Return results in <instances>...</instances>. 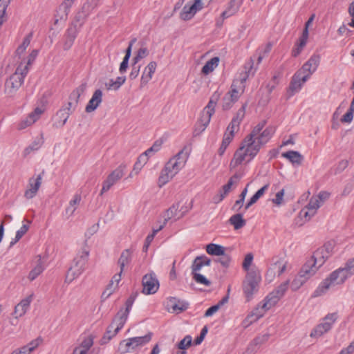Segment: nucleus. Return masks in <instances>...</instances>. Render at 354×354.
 Wrapping results in <instances>:
<instances>
[{
    "instance_id": "obj_1",
    "label": "nucleus",
    "mask_w": 354,
    "mask_h": 354,
    "mask_svg": "<svg viewBox=\"0 0 354 354\" xmlns=\"http://www.w3.org/2000/svg\"><path fill=\"white\" fill-rule=\"evenodd\" d=\"M188 154L184 152V149L180 151L176 156L170 158L165 164L158 178V186L160 187L167 183L179 171L185 166Z\"/></svg>"
},
{
    "instance_id": "obj_2",
    "label": "nucleus",
    "mask_w": 354,
    "mask_h": 354,
    "mask_svg": "<svg viewBox=\"0 0 354 354\" xmlns=\"http://www.w3.org/2000/svg\"><path fill=\"white\" fill-rule=\"evenodd\" d=\"M28 71L29 68L28 66H23V64L21 63L17 68L15 72L6 80L4 84L5 94L8 97H13L24 84V79Z\"/></svg>"
},
{
    "instance_id": "obj_3",
    "label": "nucleus",
    "mask_w": 354,
    "mask_h": 354,
    "mask_svg": "<svg viewBox=\"0 0 354 354\" xmlns=\"http://www.w3.org/2000/svg\"><path fill=\"white\" fill-rule=\"evenodd\" d=\"M254 61L251 58L250 62L245 65V72L241 73L239 79H235L232 82L230 91L227 93L236 101L243 94L245 89V82L250 74L254 75L256 68H254Z\"/></svg>"
},
{
    "instance_id": "obj_4",
    "label": "nucleus",
    "mask_w": 354,
    "mask_h": 354,
    "mask_svg": "<svg viewBox=\"0 0 354 354\" xmlns=\"http://www.w3.org/2000/svg\"><path fill=\"white\" fill-rule=\"evenodd\" d=\"M258 153V148L252 147V142H245V138L242 141L239 148L235 151L234 157L230 162V169H234L240 165L247 157L249 159L247 162H250Z\"/></svg>"
},
{
    "instance_id": "obj_5",
    "label": "nucleus",
    "mask_w": 354,
    "mask_h": 354,
    "mask_svg": "<svg viewBox=\"0 0 354 354\" xmlns=\"http://www.w3.org/2000/svg\"><path fill=\"white\" fill-rule=\"evenodd\" d=\"M89 251L84 249L73 259L71 266L69 268L66 276V281L71 283L74 279L80 276L85 270V266L88 261Z\"/></svg>"
},
{
    "instance_id": "obj_6",
    "label": "nucleus",
    "mask_w": 354,
    "mask_h": 354,
    "mask_svg": "<svg viewBox=\"0 0 354 354\" xmlns=\"http://www.w3.org/2000/svg\"><path fill=\"white\" fill-rule=\"evenodd\" d=\"M86 88V83L84 82L81 84L77 88L73 90L70 94L69 99L71 101L68 102L67 106L65 108L61 109L57 113V115L59 116L61 118H63L61 126H64L66 124L70 114L77 105L79 99L81 95L84 93Z\"/></svg>"
},
{
    "instance_id": "obj_7",
    "label": "nucleus",
    "mask_w": 354,
    "mask_h": 354,
    "mask_svg": "<svg viewBox=\"0 0 354 354\" xmlns=\"http://www.w3.org/2000/svg\"><path fill=\"white\" fill-rule=\"evenodd\" d=\"M346 281V276L340 272L338 269L332 272L329 276L326 278L313 294V297H319L327 292L331 285H341Z\"/></svg>"
},
{
    "instance_id": "obj_8",
    "label": "nucleus",
    "mask_w": 354,
    "mask_h": 354,
    "mask_svg": "<svg viewBox=\"0 0 354 354\" xmlns=\"http://www.w3.org/2000/svg\"><path fill=\"white\" fill-rule=\"evenodd\" d=\"M261 276L255 270L248 272L245 279L243 282V290L248 301L252 298L254 293L258 291Z\"/></svg>"
},
{
    "instance_id": "obj_9",
    "label": "nucleus",
    "mask_w": 354,
    "mask_h": 354,
    "mask_svg": "<svg viewBox=\"0 0 354 354\" xmlns=\"http://www.w3.org/2000/svg\"><path fill=\"white\" fill-rule=\"evenodd\" d=\"M152 333H148L147 335L141 337H135L129 338L120 342L118 350L121 353H126L136 349L138 346H142L149 342L151 339Z\"/></svg>"
},
{
    "instance_id": "obj_10",
    "label": "nucleus",
    "mask_w": 354,
    "mask_h": 354,
    "mask_svg": "<svg viewBox=\"0 0 354 354\" xmlns=\"http://www.w3.org/2000/svg\"><path fill=\"white\" fill-rule=\"evenodd\" d=\"M337 318L338 315L337 313L327 314L322 319V322L312 330L310 336L311 337L317 338L328 333L332 328L333 325L337 321Z\"/></svg>"
},
{
    "instance_id": "obj_11",
    "label": "nucleus",
    "mask_w": 354,
    "mask_h": 354,
    "mask_svg": "<svg viewBox=\"0 0 354 354\" xmlns=\"http://www.w3.org/2000/svg\"><path fill=\"white\" fill-rule=\"evenodd\" d=\"M133 302L134 297L130 296L125 302V309L123 310V308H121L113 319L111 324L113 326L115 324L116 325V327L115 328V333H118L123 328L127 320Z\"/></svg>"
},
{
    "instance_id": "obj_12",
    "label": "nucleus",
    "mask_w": 354,
    "mask_h": 354,
    "mask_svg": "<svg viewBox=\"0 0 354 354\" xmlns=\"http://www.w3.org/2000/svg\"><path fill=\"white\" fill-rule=\"evenodd\" d=\"M126 165H120L114 169L103 181L102 187L100 195L108 192L113 185L119 181L124 175Z\"/></svg>"
},
{
    "instance_id": "obj_13",
    "label": "nucleus",
    "mask_w": 354,
    "mask_h": 354,
    "mask_svg": "<svg viewBox=\"0 0 354 354\" xmlns=\"http://www.w3.org/2000/svg\"><path fill=\"white\" fill-rule=\"evenodd\" d=\"M333 244L328 242L315 250L310 259L320 268L333 254Z\"/></svg>"
},
{
    "instance_id": "obj_14",
    "label": "nucleus",
    "mask_w": 354,
    "mask_h": 354,
    "mask_svg": "<svg viewBox=\"0 0 354 354\" xmlns=\"http://www.w3.org/2000/svg\"><path fill=\"white\" fill-rule=\"evenodd\" d=\"M321 60L319 54H313L309 59L298 70L303 75V82H306L310 76L316 71Z\"/></svg>"
},
{
    "instance_id": "obj_15",
    "label": "nucleus",
    "mask_w": 354,
    "mask_h": 354,
    "mask_svg": "<svg viewBox=\"0 0 354 354\" xmlns=\"http://www.w3.org/2000/svg\"><path fill=\"white\" fill-rule=\"evenodd\" d=\"M142 292L145 295L156 293L159 288V281L153 272L146 274L142 277Z\"/></svg>"
},
{
    "instance_id": "obj_16",
    "label": "nucleus",
    "mask_w": 354,
    "mask_h": 354,
    "mask_svg": "<svg viewBox=\"0 0 354 354\" xmlns=\"http://www.w3.org/2000/svg\"><path fill=\"white\" fill-rule=\"evenodd\" d=\"M274 131V127L270 126L268 127L260 132L259 134H257L252 140L249 141V142H252V147L254 146L256 148H258L259 152L261 147L270 140Z\"/></svg>"
},
{
    "instance_id": "obj_17",
    "label": "nucleus",
    "mask_w": 354,
    "mask_h": 354,
    "mask_svg": "<svg viewBox=\"0 0 354 354\" xmlns=\"http://www.w3.org/2000/svg\"><path fill=\"white\" fill-rule=\"evenodd\" d=\"M203 8L201 0H194V3L189 6L185 5L180 14V17L184 21L190 20L194 17L196 13Z\"/></svg>"
},
{
    "instance_id": "obj_18",
    "label": "nucleus",
    "mask_w": 354,
    "mask_h": 354,
    "mask_svg": "<svg viewBox=\"0 0 354 354\" xmlns=\"http://www.w3.org/2000/svg\"><path fill=\"white\" fill-rule=\"evenodd\" d=\"M78 32L79 28H77V25H76L74 22H72L69 27L67 28L64 36V41L63 48L64 50H68L72 47Z\"/></svg>"
},
{
    "instance_id": "obj_19",
    "label": "nucleus",
    "mask_w": 354,
    "mask_h": 354,
    "mask_svg": "<svg viewBox=\"0 0 354 354\" xmlns=\"http://www.w3.org/2000/svg\"><path fill=\"white\" fill-rule=\"evenodd\" d=\"M189 304L176 297H169L167 301V309L172 313H180L188 308Z\"/></svg>"
},
{
    "instance_id": "obj_20",
    "label": "nucleus",
    "mask_w": 354,
    "mask_h": 354,
    "mask_svg": "<svg viewBox=\"0 0 354 354\" xmlns=\"http://www.w3.org/2000/svg\"><path fill=\"white\" fill-rule=\"evenodd\" d=\"M319 268V266L310 259L302 266L298 274L300 276L302 275V277L307 281L316 273Z\"/></svg>"
},
{
    "instance_id": "obj_21",
    "label": "nucleus",
    "mask_w": 354,
    "mask_h": 354,
    "mask_svg": "<svg viewBox=\"0 0 354 354\" xmlns=\"http://www.w3.org/2000/svg\"><path fill=\"white\" fill-rule=\"evenodd\" d=\"M41 184V176L38 175L36 178H31L29 179V188L25 192L24 196L27 199H31L35 197Z\"/></svg>"
},
{
    "instance_id": "obj_22",
    "label": "nucleus",
    "mask_w": 354,
    "mask_h": 354,
    "mask_svg": "<svg viewBox=\"0 0 354 354\" xmlns=\"http://www.w3.org/2000/svg\"><path fill=\"white\" fill-rule=\"evenodd\" d=\"M43 112L44 111L41 108L37 107L27 116L26 119L21 121L18 125V129H24L32 125L39 118Z\"/></svg>"
},
{
    "instance_id": "obj_23",
    "label": "nucleus",
    "mask_w": 354,
    "mask_h": 354,
    "mask_svg": "<svg viewBox=\"0 0 354 354\" xmlns=\"http://www.w3.org/2000/svg\"><path fill=\"white\" fill-rule=\"evenodd\" d=\"M75 0H64L62 4L59 6L57 10V15L59 19L55 20V24L58 23L59 20L66 21L68 18V15L70 12L71 8Z\"/></svg>"
},
{
    "instance_id": "obj_24",
    "label": "nucleus",
    "mask_w": 354,
    "mask_h": 354,
    "mask_svg": "<svg viewBox=\"0 0 354 354\" xmlns=\"http://www.w3.org/2000/svg\"><path fill=\"white\" fill-rule=\"evenodd\" d=\"M33 295L28 296L22 299L15 307L12 315L15 318H19L24 315L28 309L30 304L32 300Z\"/></svg>"
},
{
    "instance_id": "obj_25",
    "label": "nucleus",
    "mask_w": 354,
    "mask_h": 354,
    "mask_svg": "<svg viewBox=\"0 0 354 354\" xmlns=\"http://www.w3.org/2000/svg\"><path fill=\"white\" fill-rule=\"evenodd\" d=\"M157 64L156 62H150L145 68L140 80V87H144L151 80L153 73L156 71Z\"/></svg>"
},
{
    "instance_id": "obj_26",
    "label": "nucleus",
    "mask_w": 354,
    "mask_h": 354,
    "mask_svg": "<svg viewBox=\"0 0 354 354\" xmlns=\"http://www.w3.org/2000/svg\"><path fill=\"white\" fill-rule=\"evenodd\" d=\"M102 101V92L100 89H97L94 91L92 97L88 101L86 106L85 111L91 113L95 111Z\"/></svg>"
},
{
    "instance_id": "obj_27",
    "label": "nucleus",
    "mask_w": 354,
    "mask_h": 354,
    "mask_svg": "<svg viewBox=\"0 0 354 354\" xmlns=\"http://www.w3.org/2000/svg\"><path fill=\"white\" fill-rule=\"evenodd\" d=\"M306 82H303V75L298 71L293 75L290 82L289 89L292 91V94L299 91L301 86Z\"/></svg>"
},
{
    "instance_id": "obj_28",
    "label": "nucleus",
    "mask_w": 354,
    "mask_h": 354,
    "mask_svg": "<svg viewBox=\"0 0 354 354\" xmlns=\"http://www.w3.org/2000/svg\"><path fill=\"white\" fill-rule=\"evenodd\" d=\"M281 298L274 291L270 292L263 300L261 308L266 311L273 307L279 301Z\"/></svg>"
},
{
    "instance_id": "obj_29",
    "label": "nucleus",
    "mask_w": 354,
    "mask_h": 354,
    "mask_svg": "<svg viewBox=\"0 0 354 354\" xmlns=\"http://www.w3.org/2000/svg\"><path fill=\"white\" fill-rule=\"evenodd\" d=\"M132 260V252L130 249H126L123 250L120 254V257L118 261V264L120 266L121 272L124 270V267L128 266Z\"/></svg>"
},
{
    "instance_id": "obj_30",
    "label": "nucleus",
    "mask_w": 354,
    "mask_h": 354,
    "mask_svg": "<svg viewBox=\"0 0 354 354\" xmlns=\"http://www.w3.org/2000/svg\"><path fill=\"white\" fill-rule=\"evenodd\" d=\"M282 156L287 158L293 165H301L303 161V156L297 151H288L282 153Z\"/></svg>"
},
{
    "instance_id": "obj_31",
    "label": "nucleus",
    "mask_w": 354,
    "mask_h": 354,
    "mask_svg": "<svg viewBox=\"0 0 354 354\" xmlns=\"http://www.w3.org/2000/svg\"><path fill=\"white\" fill-rule=\"evenodd\" d=\"M320 207V202L319 201V198H316L315 196H313L310 201L308 204L306 206V208L308 209V211L305 212L304 216L306 218L307 217H311L313 216L317 209Z\"/></svg>"
},
{
    "instance_id": "obj_32",
    "label": "nucleus",
    "mask_w": 354,
    "mask_h": 354,
    "mask_svg": "<svg viewBox=\"0 0 354 354\" xmlns=\"http://www.w3.org/2000/svg\"><path fill=\"white\" fill-rule=\"evenodd\" d=\"M233 185L232 178H230L227 183L224 185L219 192V194L214 197V202L218 203L223 201L224 198L229 194Z\"/></svg>"
},
{
    "instance_id": "obj_33",
    "label": "nucleus",
    "mask_w": 354,
    "mask_h": 354,
    "mask_svg": "<svg viewBox=\"0 0 354 354\" xmlns=\"http://www.w3.org/2000/svg\"><path fill=\"white\" fill-rule=\"evenodd\" d=\"M269 185L266 184L261 189H259L248 201L245 205V209H249L253 204L257 202V201L264 194L265 192L268 189Z\"/></svg>"
},
{
    "instance_id": "obj_34",
    "label": "nucleus",
    "mask_w": 354,
    "mask_h": 354,
    "mask_svg": "<svg viewBox=\"0 0 354 354\" xmlns=\"http://www.w3.org/2000/svg\"><path fill=\"white\" fill-rule=\"evenodd\" d=\"M229 222L234 226L235 230H239L246 224L245 220L243 218L242 214H236L232 215L230 218Z\"/></svg>"
},
{
    "instance_id": "obj_35",
    "label": "nucleus",
    "mask_w": 354,
    "mask_h": 354,
    "mask_svg": "<svg viewBox=\"0 0 354 354\" xmlns=\"http://www.w3.org/2000/svg\"><path fill=\"white\" fill-rule=\"evenodd\" d=\"M38 346L36 341H32L26 346L13 351L11 354H30Z\"/></svg>"
},
{
    "instance_id": "obj_36",
    "label": "nucleus",
    "mask_w": 354,
    "mask_h": 354,
    "mask_svg": "<svg viewBox=\"0 0 354 354\" xmlns=\"http://www.w3.org/2000/svg\"><path fill=\"white\" fill-rule=\"evenodd\" d=\"M218 63L219 58L218 57H212L203 66L201 72L205 75L209 74L214 71V69L218 65Z\"/></svg>"
},
{
    "instance_id": "obj_37",
    "label": "nucleus",
    "mask_w": 354,
    "mask_h": 354,
    "mask_svg": "<svg viewBox=\"0 0 354 354\" xmlns=\"http://www.w3.org/2000/svg\"><path fill=\"white\" fill-rule=\"evenodd\" d=\"M43 138H36L28 147L24 151V156L26 157L29 155L32 151L38 150L43 145Z\"/></svg>"
},
{
    "instance_id": "obj_38",
    "label": "nucleus",
    "mask_w": 354,
    "mask_h": 354,
    "mask_svg": "<svg viewBox=\"0 0 354 354\" xmlns=\"http://www.w3.org/2000/svg\"><path fill=\"white\" fill-rule=\"evenodd\" d=\"M180 207V203H176L173 204L167 211L165 214V219L163 221V223L161 225H163V227L167 223L169 220H170L172 217H174L177 215V212L178 210V208Z\"/></svg>"
},
{
    "instance_id": "obj_39",
    "label": "nucleus",
    "mask_w": 354,
    "mask_h": 354,
    "mask_svg": "<svg viewBox=\"0 0 354 354\" xmlns=\"http://www.w3.org/2000/svg\"><path fill=\"white\" fill-rule=\"evenodd\" d=\"M220 97L221 93H219L218 91H215L210 97V100L207 105L203 109L205 111H208L209 112H211L212 113L214 114L215 112V106Z\"/></svg>"
},
{
    "instance_id": "obj_40",
    "label": "nucleus",
    "mask_w": 354,
    "mask_h": 354,
    "mask_svg": "<svg viewBox=\"0 0 354 354\" xmlns=\"http://www.w3.org/2000/svg\"><path fill=\"white\" fill-rule=\"evenodd\" d=\"M266 124V120H263V121L259 122L253 128V129L252 130L251 133L245 138V142H249V141L252 140V139L255 138V136H257V134H259L260 132L263 131V129L264 128Z\"/></svg>"
},
{
    "instance_id": "obj_41",
    "label": "nucleus",
    "mask_w": 354,
    "mask_h": 354,
    "mask_svg": "<svg viewBox=\"0 0 354 354\" xmlns=\"http://www.w3.org/2000/svg\"><path fill=\"white\" fill-rule=\"evenodd\" d=\"M206 251L209 254L220 256L223 254L225 248L220 245L209 243L206 246Z\"/></svg>"
},
{
    "instance_id": "obj_42",
    "label": "nucleus",
    "mask_w": 354,
    "mask_h": 354,
    "mask_svg": "<svg viewBox=\"0 0 354 354\" xmlns=\"http://www.w3.org/2000/svg\"><path fill=\"white\" fill-rule=\"evenodd\" d=\"M43 271L44 266L42 265L41 259H39L37 266L30 271L28 276V279L30 281L35 280Z\"/></svg>"
},
{
    "instance_id": "obj_43",
    "label": "nucleus",
    "mask_w": 354,
    "mask_h": 354,
    "mask_svg": "<svg viewBox=\"0 0 354 354\" xmlns=\"http://www.w3.org/2000/svg\"><path fill=\"white\" fill-rule=\"evenodd\" d=\"M338 270L342 274L346 276V279L354 274V266L349 260L346 261L344 268H339Z\"/></svg>"
},
{
    "instance_id": "obj_44",
    "label": "nucleus",
    "mask_w": 354,
    "mask_h": 354,
    "mask_svg": "<svg viewBox=\"0 0 354 354\" xmlns=\"http://www.w3.org/2000/svg\"><path fill=\"white\" fill-rule=\"evenodd\" d=\"M246 106L247 104H243L242 106L237 111L236 115L233 117L231 121L234 122L235 124L240 126L241 122L245 117Z\"/></svg>"
},
{
    "instance_id": "obj_45",
    "label": "nucleus",
    "mask_w": 354,
    "mask_h": 354,
    "mask_svg": "<svg viewBox=\"0 0 354 354\" xmlns=\"http://www.w3.org/2000/svg\"><path fill=\"white\" fill-rule=\"evenodd\" d=\"M117 333H115L114 326L111 323V324L108 326L104 335L101 339L102 344H106L109 342L113 337H114Z\"/></svg>"
},
{
    "instance_id": "obj_46",
    "label": "nucleus",
    "mask_w": 354,
    "mask_h": 354,
    "mask_svg": "<svg viewBox=\"0 0 354 354\" xmlns=\"http://www.w3.org/2000/svg\"><path fill=\"white\" fill-rule=\"evenodd\" d=\"M213 113L209 112L208 111L203 110L200 118L198 120V123L203 124L205 127H207L211 120V118Z\"/></svg>"
},
{
    "instance_id": "obj_47",
    "label": "nucleus",
    "mask_w": 354,
    "mask_h": 354,
    "mask_svg": "<svg viewBox=\"0 0 354 354\" xmlns=\"http://www.w3.org/2000/svg\"><path fill=\"white\" fill-rule=\"evenodd\" d=\"M247 192H248V188L246 187L245 188L243 189V190L240 194L239 198L237 201H236L235 203L234 204V205L232 208V210L238 212L241 209V208L243 205V203H244Z\"/></svg>"
},
{
    "instance_id": "obj_48",
    "label": "nucleus",
    "mask_w": 354,
    "mask_h": 354,
    "mask_svg": "<svg viewBox=\"0 0 354 354\" xmlns=\"http://www.w3.org/2000/svg\"><path fill=\"white\" fill-rule=\"evenodd\" d=\"M237 101L228 94H225L222 99V109L225 111L230 109Z\"/></svg>"
},
{
    "instance_id": "obj_49",
    "label": "nucleus",
    "mask_w": 354,
    "mask_h": 354,
    "mask_svg": "<svg viewBox=\"0 0 354 354\" xmlns=\"http://www.w3.org/2000/svg\"><path fill=\"white\" fill-rule=\"evenodd\" d=\"M262 316L263 313H257L253 311L251 313V314L246 317V318L243 320V324H244L245 327H247L252 322L257 321Z\"/></svg>"
},
{
    "instance_id": "obj_50",
    "label": "nucleus",
    "mask_w": 354,
    "mask_h": 354,
    "mask_svg": "<svg viewBox=\"0 0 354 354\" xmlns=\"http://www.w3.org/2000/svg\"><path fill=\"white\" fill-rule=\"evenodd\" d=\"M148 158L145 157V155H140L136 162L133 171L136 172V174H138L141 170L142 167L147 162Z\"/></svg>"
},
{
    "instance_id": "obj_51",
    "label": "nucleus",
    "mask_w": 354,
    "mask_h": 354,
    "mask_svg": "<svg viewBox=\"0 0 354 354\" xmlns=\"http://www.w3.org/2000/svg\"><path fill=\"white\" fill-rule=\"evenodd\" d=\"M29 225L24 224L21 228L17 231L15 238L10 242V246L15 244L20 239L28 232Z\"/></svg>"
},
{
    "instance_id": "obj_52",
    "label": "nucleus",
    "mask_w": 354,
    "mask_h": 354,
    "mask_svg": "<svg viewBox=\"0 0 354 354\" xmlns=\"http://www.w3.org/2000/svg\"><path fill=\"white\" fill-rule=\"evenodd\" d=\"M306 282V281L302 277V275L300 276L298 274L291 283V289L294 291H296L300 288Z\"/></svg>"
},
{
    "instance_id": "obj_53",
    "label": "nucleus",
    "mask_w": 354,
    "mask_h": 354,
    "mask_svg": "<svg viewBox=\"0 0 354 354\" xmlns=\"http://www.w3.org/2000/svg\"><path fill=\"white\" fill-rule=\"evenodd\" d=\"M163 228V225H160L158 228L153 229L151 234H149L145 239L143 250L147 251L149 245L152 242L156 234Z\"/></svg>"
},
{
    "instance_id": "obj_54",
    "label": "nucleus",
    "mask_w": 354,
    "mask_h": 354,
    "mask_svg": "<svg viewBox=\"0 0 354 354\" xmlns=\"http://www.w3.org/2000/svg\"><path fill=\"white\" fill-rule=\"evenodd\" d=\"M192 344V337L190 335H186L181 341L177 344V348L185 351L189 348Z\"/></svg>"
},
{
    "instance_id": "obj_55",
    "label": "nucleus",
    "mask_w": 354,
    "mask_h": 354,
    "mask_svg": "<svg viewBox=\"0 0 354 354\" xmlns=\"http://www.w3.org/2000/svg\"><path fill=\"white\" fill-rule=\"evenodd\" d=\"M192 277L194 280L200 284H203L207 286H209L211 285V281L208 280L205 276L199 273L192 274Z\"/></svg>"
},
{
    "instance_id": "obj_56",
    "label": "nucleus",
    "mask_w": 354,
    "mask_h": 354,
    "mask_svg": "<svg viewBox=\"0 0 354 354\" xmlns=\"http://www.w3.org/2000/svg\"><path fill=\"white\" fill-rule=\"evenodd\" d=\"M286 262H283L282 259H277L273 263L274 268H278V276L282 274L286 270Z\"/></svg>"
},
{
    "instance_id": "obj_57",
    "label": "nucleus",
    "mask_w": 354,
    "mask_h": 354,
    "mask_svg": "<svg viewBox=\"0 0 354 354\" xmlns=\"http://www.w3.org/2000/svg\"><path fill=\"white\" fill-rule=\"evenodd\" d=\"M117 288V285H115V286H113V281H110L109 285L106 286V289L103 291L102 294V299L103 300L109 298L113 292L115 291V290Z\"/></svg>"
},
{
    "instance_id": "obj_58",
    "label": "nucleus",
    "mask_w": 354,
    "mask_h": 354,
    "mask_svg": "<svg viewBox=\"0 0 354 354\" xmlns=\"http://www.w3.org/2000/svg\"><path fill=\"white\" fill-rule=\"evenodd\" d=\"M348 166V160H342L333 168L334 174L342 173Z\"/></svg>"
},
{
    "instance_id": "obj_59",
    "label": "nucleus",
    "mask_w": 354,
    "mask_h": 354,
    "mask_svg": "<svg viewBox=\"0 0 354 354\" xmlns=\"http://www.w3.org/2000/svg\"><path fill=\"white\" fill-rule=\"evenodd\" d=\"M270 336V335L269 333L259 335L253 339L252 344L255 346L261 345L268 341Z\"/></svg>"
},
{
    "instance_id": "obj_60",
    "label": "nucleus",
    "mask_w": 354,
    "mask_h": 354,
    "mask_svg": "<svg viewBox=\"0 0 354 354\" xmlns=\"http://www.w3.org/2000/svg\"><path fill=\"white\" fill-rule=\"evenodd\" d=\"M149 54V51L147 48H140L138 52L136 55L133 58V62L135 63H138V62L147 57Z\"/></svg>"
},
{
    "instance_id": "obj_61",
    "label": "nucleus",
    "mask_w": 354,
    "mask_h": 354,
    "mask_svg": "<svg viewBox=\"0 0 354 354\" xmlns=\"http://www.w3.org/2000/svg\"><path fill=\"white\" fill-rule=\"evenodd\" d=\"M202 267H203V266L201 261V257H196L192 266V274L198 273V271H199Z\"/></svg>"
},
{
    "instance_id": "obj_62",
    "label": "nucleus",
    "mask_w": 354,
    "mask_h": 354,
    "mask_svg": "<svg viewBox=\"0 0 354 354\" xmlns=\"http://www.w3.org/2000/svg\"><path fill=\"white\" fill-rule=\"evenodd\" d=\"M288 284H289V280H287L286 281H285L284 283H283L280 286H279L277 287V288L274 292H276V294L280 298H281L284 295L286 290H288Z\"/></svg>"
},
{
    "instance_id": "obj_63",
    "label": "nucleus",
    "mask_w": 354,
    "mask_h": 354,
    "mask_svg": "<svg viewBox=\"0 0 354 354\" xmlns=\"http://www.w3.org/2000/svg\"><path fill=\"white\" fill-rule=\"evenodd\" d=\"M253 257H254L252 253H248L245 255L242 264V267L244 270L249 272V268L252 263Z\"/></svg>"
},
{
    "instance_id": "obj_64",
    "label": "nucleus",
    "mask_w": 354,
    "mask_h": 354,
    "mask_svg": "<svg viewBox=\"0 0 354 354\" xmlns=\"http://www.w3.org/2000/svg\"><path fill=\"white\" fill-rule=\"evenodd\" d=\"M216 261L220 263L223 267L227 268L230 266L231 258L224 252L223 254H221Z\"/></svg>"
}]
</instances>
